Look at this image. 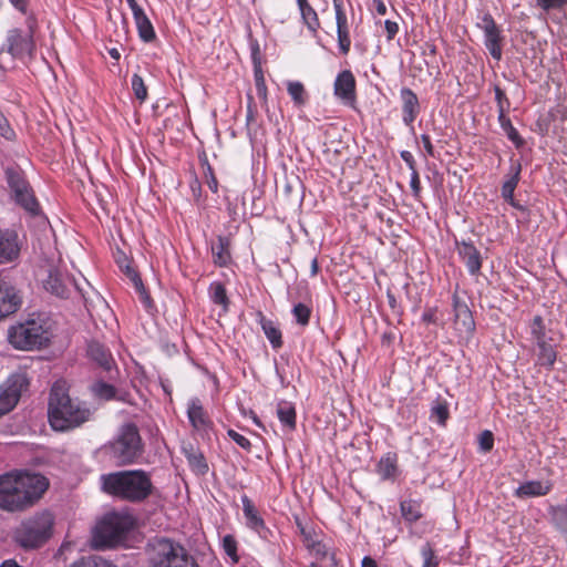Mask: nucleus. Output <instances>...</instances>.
Segmentation results:
<instances>
[{
  "instance_id": "1",
  "label": "nucleus",
  "mask_w": 567,
  "mask_h": 567,
  "mask_svg": "<svg viewBox=\"0 0 567 567\" xmlns=\"http://www.w3.org/2000/svg\"><path fill=\"white\" fill-rule=\"evenodd\" d=\"M49 487L45 476L29 472H10L0 475V508L7 512L23 511L35 504Z\"/></svg>"
},
{
  "instance_id": "2",
  "label": "nucleus",
  "mask_w": 567,
  "mask_h": 567,
  "mask_svg": "<svg viewBox=\"0 0 567 567\" xmlns=\"http://www.w3.org/2000/svg\"><path fill=\"white\" fill-rule=\"evenodd\" d=\"M48 417L53 430L64 432L86 422L90 410L72 400L63 384L56 382L51 389Z\"/></svg>"
},
{
  "instance_id": "3",
  "label": "nucleus",
  "mask_w": 567,
  "mask_h": 567,
  "mask_svg": "<svg viewBox=\"0 0 567 567\" xmlns=\"http://www.w3.org/2000/svg\"><path fill=\"white\" fill-rule=\"evenodd\" d=\"M105 493L128 502H142L152 493L150 475L142 470L121 471L101 476Z\"/></svg>"
},
{
  "instance_id": "4",
  "label": "nucleus",
  "mask_w": 567,
  "mask_h": 567,
  "mask_svg": "<svg viewBox=\"0 0 567 567\" xmlns=\"http://www.w3.org/2000/svg\"><path fill=\"white\" fill-rule=\"evenodd\" d=\"M50 338L49 322L40 316L31 317L8 330V340L18 350L40 349L48 344Z\"/></svg>"
},
{
  "instance_id": "5",
  "label": "nucleus",
  "mask_w": 567,
  "mask_h": 567,
  "mask_svg": "<svg viewBox=\"0 0 567 567\" xmlns=\"http://www.w3.org/2000/svg\"><path fill=\"white\" fill-rule=\"evenodd\" d=\"M105 449L117 465L135 463L144 451L137 426L132 422L124 423Z\"/></svg>"
},
{
  "instance_id": "6",
  "label": "nucleus",
  "mask_w": 567,
  "mask_h": 567,
  "mask_svg": "<svg viewBox=\"0 0 567 567\" xmlns=\"http://www.w3.org/2000/svg\"><path fill=\"white\" fill-rule=\"evenodd\" d=\"M132 528V519L127 515L110 513L96 525L93 533V545L96 548L113 547L122 543Z\"/></svg>"
},
{
  "instance_id": "7",
  "label": "nucleus",
  "mask_w": 567,
  "mask_h": 567,
  "mask_svg": "<svg viewBox=\"0 0 567 567\" xmlns=\"http://www.w3.org/2000/svg\"><path fill=\"white\" fill-rule=\"evenodd\" d=\"M52 527V514L43 512L23 522L17 530L16 538L24 548H37L50 538Z\"/></svg>"
},
{
  "instance_id": "8",
  "label": "nucleus",
  "mask_w": 567,
  "mask_h": 567,
  "mask_svg": "<svg viewBox=\"0 0 567 567\" xmlns=\"http://www.w3.org/2000/svg\"><path fill=\"white\" fill-rule=\"evenodd\" d=\"M155 567H198L195 558L179 544L158 538L153 544Z\"/></svg>"
},
{
  "instance_id": "9",
  "label": "nucleus",
  "mask_w": 567,
  "mask_h": 567,
  "mask_svg": "<svg viewBox=\"0 0 567 567\" xmlns=\"http://www.w3.org/2000/svg\"><path fill=\"white\" fill-rule=\"evenodd\" d=\"M6 178L16 203L28 213L38 214L39 203L23 172L19 167H8Z\"/></svg>"
},
{
  "instance_id": "10",
  "label": "nucleus",
  "mask_w": 567,
  "mask_h": 567,
  "mask_svg": "<svg viewBox=\"0 0 567 567\" xmlns=\"http://www.w3.org/2000/svg\"><path fill=\"white\" fill-rule=\"evenodd\" d=\"M33 20H28V30L12 29L8 31L6 45L8 53L19 60L31 58L35 50L33 40Z\"/></svg>"
},
{
  "instance_id": "11",
  "label": "nucleus",
  "mask_w": 567,
  "mask_h": 567,
  "mask_svg": "<svg viewBox=\"0 0 567 567\" xmlns=\"http://www.w3.org/2000/svg\"><path fill=\"white\" fill-rule=\"evenodd\" d=\"M28 385L29 380L25 373L18 372L8 377L0 385V416L13 410Z\"/></svg>"
},
{
  "instance_id": "12",
  "label": "nucleus",
  "mask_w": 567,
  "mask_h": 567,
  "mask_svg": "<svg viewBox=\"0 0 567 567\" xmlns=\"http://www.w3.org/2000/svg\"><path fill=\"white\" fill-rule=\"evenodd\" d=\"M477 25L484 33L485 48L494 60L499 61L503 56L502 30L489 13H485Z\"/></svg>"
},
{
  "instance_id": "13",
  "label": "nucleus",
  "mask_w": 567,
  "mask_h": 567,
  "mask_svg": "<svg viewBox=\"0 0 567 567\" xmlns=\"http://www.w3.org/2000/svg\"><path fill=\"white\" fill-rule=\"evenodd\" d=\"M454 311V326L458 336L465 340L473 337L475 331V321L473 315L463 300L457 295L452 298Z\"/></svg>"
},
{
  "instance_id": "14",
  "label": "nucleus",
  "mask_w": 567,
  "mask_h": 567,
  "mask_svg": "<svg viewBox=\"0 0 567 567\" xmlns=\"http://www.w3.org/2000/svg\"><path fill=\"white\" fill-rule=\"evenodd\" d=\"M520 172H522L520 163L512 162L508 173L506 174L505 179L503 182L501 193H502L503 199L508 205H511L515 209H518V210L525 213L527 210L526 207L523 206L522 204H519L514 197V192L520 181Z\"/></svg>"
},
{
  "instance_id": "15",
  "label": "nucleus",
  "mask_w": 567,
  "mask_h": 567,
  "mask_svg": "<svg viewBox=\"0 0 567 567\" xmlns=\"http://www.w3.org/2000/svg\"><path fill=\"white\" fill-rule=\"evenodd\" d=\"M334 95L340 99L343 104L351 105L355 101V79L351 71L344 70L340 72L333 85Z\"/></svg>"
},
{
  "instance_id": "16",
  "label": "nucleus",
  "mask_w": 567,
  "mask_h": 567,
  "mask_svg": "<svg viewBox=\"0 0 567 567\" xmlns=\"http://www.w3.org/2000/svg\"><path fill=\"white\" fill-rule=\"evenodd\" d=\"M457 254L465 264L467 271L472 276H477L482 268V256L472 241H456Z\"/></svg>"
},
{
  "instance_id": "17",
  "label": "nucleus",
  "mask_w": 567,
  "mask_h": 567,
  "mask_svg": "<svg viewBox=\"0 0 567 567\" xmlns=\"http://www.w3.org/2000/svg\"><path fill=\"white\" fill-rule=\"evenodd\" d=\"M73 288H75L74 281L59 271H50L44 281V289L60 298H68Z\"/></svg>"
},
{
  "instance_id": "18",
  "label": "nucleus",
  "mask_w": 567,
  "mask_h": 567,
  "mask_svg": "<svg viewBox=\"0 0 567 567\" xmlns=\"http://www.w3.org/2000/svg\"><path fill=\"white\" fill-rule=\"evenodd\" d=\"M21 306V298L16 289L0 279V320L16 312Z\"/></svg>"
},
{
  "instance_id": "19",
  "label": "nucleus",
  "mask_w": 567,
  "mask_h": 567,
  "mask_svg": "<svg viewBox=\"0 0 567 567\" xmlns=\"http://www.w3.org/2000/svg\"><path fill=\"white\" fill-rule=\"evenodd\" d=\"M19 252L18 235L13 230L0 229V265L13 261Z\"/></svg>"
},
{
  "instance_id": "20",
  "label": "nucleus",
  "mask_w": 567,
  "mask_h": 567,
  "mask_svg": "<svg viewBox=\"0 0 567 567\" xmlns=\"http://www.w3.org/2000/svg\"><path fill=\"white\" fill-rule=\"evenodd\" d=\"M402 101V120L408 126H412L413 122L420 113V103L416 94L409 87H403L400 91Z\"/></svg>"
},
{
  "instance_id": "21",
  "label": "nucleus",
  "mask_w": 567,
  "mask_h": 567,
  "mask_svg": "<svg viewBox=\"0 0 567 567\" xmlns=\"http://www.w3.org/2000/svg\"><path fill=\"white\" fill-rule=\"evenodd\" d=\"M187 416L192 426L199 432H206L212 422L198 398H193L187 404Z\"/></svg>"
},
{
  "instance_id": "22",
  "label": "nucleus",
  "mask_w": 567,
  "mask_h": 567,
  "mask_svg": "<svg viewBox=\"0 0 567 567\" xmlns=\"http://www.w3.org/2000/svg\"><path fill=\"white\" fill-rule=\"evenodd\" d=\"M375 472L383 481H395L400 474L396 453L388 452L382 455L377 464Z\"/></svg>"
},
{
  "instance_id": "23",
  "label": "nucleus",
  "mask_w": 567,
  "mask_h": 567,
  "mask_svg": "<svg viewBox=\"0 0 567 567\" xmlns=\"http://www.w3.org/2000/svg\"><path fill=\"white\" fill-rule=\"evenodd\" d=\"M553 488V483L546 481H528L515 489L517 497H538L547 495Z\"/></svg>"
},
{
  "instance_id": "24",
  "label": "nucleus",
  "mask_w": 567,
  "mask_h": 567,
  "mask_svg": "<svg viewBox=\"0 0 567 567\" xmlns=\"http://www.w3.org/2000/svg\"><path fill=\"white\" fill-rule=\"evenodd\" d=\"M87 355L106 371H110L115 364L110 350L99 341H91L87 344Z\"/></svg>"
},
{
  "instance_id": "25",
  "label": "nucleus",
  "mask_w": 567,
  "mask_h": 567,
  "mask_svg": "<svg viewBox=\"0 0 567 567\" xmlns=\"http://www.w3.org/2000/svg\"><path fill=\"white\" fill-rule=\"evenodd\" d=\"M241 503L244 516L246 518V525L257 533H260L262 529H266L265 522L262 517L259 515L251 499L247 495H243Z\"/></svg>"
},
{
  "instance_id": "26",
  "label": "nucleus",
  "mask_w": 567,
  "mask_h": 567,
  "mask_svg": "<svg viewBox=\"0 0 567 567\" xmlns=\"http://www.w3.org/2000/svg\"><path fill=\"white\" fill-rule=\"evenodd\" d=\"M277 416L280 423L290 431L296 429V409L295 405L289 401H279L277 403Z\"/></svg>"
},
{
  "instance_id": "27",
  "label": "nucleus",
  "mask_w": 567,
  "mask_h": 567,
  "mask_svg": "<svg viewBox=\"0 0 567 567\" xmlns=\"http://www.w3.org/2000/svg\"><path fill=\"white\" fill-rule=\"evenodd\" d=\"M301 19L303 23L307 25L308 30L316 34L318 29L320 28V21L318 18V14L316 10L312 8V6L307 0H296Z\"/></svg>"
},
{
  "instance_id": "28",
  "label": "nucleus",
  "mask_w": 567,
  "mask_h": 567,
  "mask_svg": "<svg viewBox=\"0 0 567 567\" xmlns=\"http://www.w3.org/2000/svg\"><path fill=\"white\" fill-rule=\"evenodd\" d=\"M261 329L274 349L282 346L281 332L272 320L267 319L261 312L258 313Z\"/></svg>"
},
{
  "instance_id": "29",
  "label": "nucleus",
  "mask_w": 567,
  "mask_h": 567,
  "mask_svg": "<svg viewBox=\"0 0 567 567\" xmlns=\"http://www.w3.org/2000/svg\"><path fill=\"white\" fill-rule=\"evenodd\" d=\"M214 264L223 267L230 261L229 240L226 237H218L217 241L212 246Z\"/></svg>"
},
{
  "instance_id": "30",
  "label": "nucleus",
  "mask_w": 567,
  "mask_h": 567,
  "mask_svg": "<svg viewBox=\"0 0 567 567\" xmlns=\"http://www.w3.org/2000/svg\"><path fill=\"white\" fill-rule=\"evenodd\" d=\"M210 300L223 308L224 312L228 311L229 299L227 297L225 285L220 281H213L208 287Z\"/></svg>"
},
{
  "instance_id": "31",
  "label": "nucleus",
  "mask_w": 567,
  "mask_h": 567,
  "mask_svg": "<svg viewBox=\"0 0 567 567\" xmlns=\"http://www.w3.org/2000/svg\"><path fill=\"white\" fill-rule=\"evenodd\" d=\"M401 515L406 523H414L422 517L421 504L414 499L402 501L400 503Z\"/></svg>"
},
{
  "instance_id": "32",
  "label": "nucleus",
  "mask_w": 567,
  "mask_h": 567,
  "mask_svg": "<svg viewBox=\"0 0 567 567\" xmlns=\"http://www.w3.org/2000/svg\"><path fill=\"white\" fill-rule=\"evenodd\" d=\"M134 21L138 31V35L144 42H151L155 39L156 34L153 24L145 12L134 17Z\"/></svg>"
},
{
  "instance_id": "33",
  "label": "nucleus",
  "mask_w": 567,
  "mask_h": 567,
  "mask_svg": "<svg viewBox=\"0 0 567 567\" xmlns=\"http://www.w3.org/2000/svg\"><path fill=\"white\" fill-rule=\"evenodd\" d=\"M498 123L502 130L505 132L507 138L517 147H522L525 141L522 138L517 130L513 126L511 118L501 112L498 114Z\"/></svg>"
},
{
  "instance_id": "34",
  "label": "nucleus",
  "mask_w": 567,
  "mask_h": 567,
  "mask_svg": "<svg viewBox=\"0 0 567 567\" xmlns=\"http://www.w3.org/2000/svg\"><path fill=\"white\" fill-rule=\"evenodd\" d=\"M337 23V39L338 47L342 54H348L351 47V39L349 33L348 18L340 20Z\"/></svg>"
},
{
  "instance_id": "35",
  "label": "nucleus",
  "mask_w": 567,
  "mask_h": 567,
  "mask_svg": "<svg viewBox=\"0 0 567 567\" xmlns=\"http://www.w3.org/2000/svg\"><path fill=\"white\" fill-rule=\"evenodd\" d=\"M539 352H538V362L540 365L551 368L556 361L557 353L555 348L547 343L546 341L537 343Z\"/></svg>"
},
{
  "instance_id": "36",
  "label": "nucleus",
  "mask_w": 567,
  "mask_h": 567,
  "mask_svg": "<svg viewBox=\"0 0 567 567\" xmlns=\"http://www.w3.org/2000/svg\"><path fill=\"white\" fill-rule=\"evenodd\" d=\"M291 312L296 322L299 326L307 327L309 324L310 317L312 313V309L310 306L302 302H298L293 306Z\"/></svg>"
},
{
  "instance_id": "37",
  "label": "nucleus",
  "mask_w": 567,
  "mask_h": 567,
  "mask_svg": "<svg viewBox=\"0 0 567 567\" xmlns=\"http://www.w3.org/2000/svg\"><path fill=\"white\" fill-rule=\"evenodd\" d=\"M71 567H116L110 560L104 559L101 556L92 555L82 557L78 561L73 563Z\"/></svg>"
},
{
  "instance_id": "38",
  "label": "nucleus",
  "mask_w": 567,
  "mask_h": 567,
  "mask_svg": "<svg viewBox=\"0 0 567 567\" xmlns=\"http://www.w3.org/2000/svg\"><path fill=\"white\" fill-rule=\"evenodd\" d=\"M287 90L296 105H303L306 103V91L301 82H289L287 85Z\"/></svg>"
},
{
  "instance_id": "39",
  "label": "nucleus",
  "mask_w": 567,
  "mask_h": 567,
  "mask_svg": "<svg viewBox=\"0 0 567 567\" xmlns=\"http://www.w3.org/2000/svg\"><path fill=\"white\" fill-rule=\"evenodd\" d=\"M92 391L95 396L103 400H112L115 398L116 390L112 384L99 381L93 384Z\"/></svg>"
},
{
  "instance_id": "40",
  "label": "nucleus",
  "mask_w": 567,
  "mask_h": 567,
  "mask_svg": "<svg viewBox=\"0 0 567 567\" xmlns=\"http://www.w3.org/2000/svg\"><path fill=\"white\" fill-rule=\"evenodd\" d=\"M125 274L128 277V279L133 282L136 291L142 296L143 300L150 301V297L147 296V293L145 291L143 281H142L140 275L136 272V270L133 267H131L130 265H126Z\"/></svg>"
},
{
  "instance_id": "41",
  "label": "nucleus",
  "mask_w": 567,
  "mask_h": 567,
  "mask_svg": "<svg viewBox=\"0 0 567 567\" xmlns=\"http://www.w3.org/2000/svg\"><path fill=\"white\" fill-rule=\"evenodd\" d=\"M131 85L135 97L143 103L147 99V87L138 74H133L131 79Z\"/></svg>"
},
{
  "instance_id": "42",
  "label": "nucleus",
  "mask_w": 567,
  "mask_h": 567,
  "mask_svg": "<svg viewBox=\"0 0 567 567\" xmlns=\"http://www.w3.org/2000/svg\"><path fill=\"white\" fill-rule=\"evenodd\" d=\"M223 549L233 564H237L239 561V557L237 555V542L233 535H226L223 537Z\"/></svg>"
},
{
  "instance_id": "43",
  "label": "nucleus",
  "mask_w": 567,
  "mask_h": 567,
  "mask_svg": "<svg viewBox=\"0 0 567 567\" xmlns=\"http://www.w3.org/2000/svg\"><path fill=\"white\" fill-rule=\"evenodd\" d=\"M306 548L317 559H324L329 555L328 546L317 538L309 543Z\"/></svg>"
},
{
  "instance_id": "44",
  "label": "nucleus",
  "mask_w": 567,
  "mask_h": 567,
  "mask_svg": "<svg viewBox=\"0 0 567 567\" xmlns=\"http://www.w3.org/2000/svg\"><path fill=\"white\" fill-rule=\"evenodd\" d=\"M431 419L440 425H445L449 419V409L445 403H437L431 409Z\"/></svg>"
},
{
  "instance_id": "45",
  "label": "nucleus",
  "mask_w": 567,
  "mask_h": 567,
  "mask_svg": "<svg viewBox=\"0 0 567 567\" xmlns=\"http://www.w3.org/2000/svg\"><path fill=\"white\" fill-rule=\"evenodd\" d=\"M421 556L423 558L422 567H437L439 566V559L435 556V553L429 543L424 544L421 547Z\"/></svg>"
},
{
  "instance_id": "46",
  "label": "nucleus",
  "mask_w": 567,
  "mask_h": 567,
  "mask_svg": "<svg viewBox=\"0 0 567 567\" xmlns=\"http://www.w3.org/2000/svg\"><path fill=\"white\" fill-rule=\"evenodd\" d=\"M553 522L558 529L567 532V506H557L553 509Z\"/></svg>"
},
{
  "instance_id": "47",
  "label": "nucleus",
  "mask_w": 567,
  "mask_h": 567,
  "mask_svg": "<svg viewBox=\"0 0 567 567\" xmlns=\"http://www.w3.org/2000/svg\"><path fill=\"white\" fill-rule=\"evenodd\" d=\"M530 332L536 340V343H540L545 341V327L543 324V319L540 316H536L533 319V323L530 327Z\"/></svg>"
},
{
  "instance_id": "48",
  "label": "nucleus",
  "mask_w": 567,
  "mask_h": 567,
  "mask_svg": "<svg viewBox=\"0 0 567 567\" xmlns=\"http://www.w3.org/2000/svg\"><path fill=\"white\" fill-rule=\"evenodd\" d=\"M480 451L487 453L492 451L494 446V435L491 431L485 430L478 436Z\"/></svg>"
},
{
  "instance_id": "49",
  "label": "nucleus",
  "mask_w": 567,
  "mask_h": 567,
  "mask_svg": "<svg viewBox=\"0 0 567 567\" xmlns=\"http://www.w3.org/2000/svg\"><path fill=\"white\" fill-rule=\"evenodd\" d=\"M494 91H495V100L497 103L498 114H501V110H502L503 114H506V112L509 107V101H508L505 92L499 86H495Z\"/></svg>"
},
{
  "instance_id": "50",
  "label": "nucleus",
  "mask_w": 567,
  "mask_h": 567,
  "mask_svg": "<svg viewBox=\"0 0 567 567\" xmlns=\"http://www.w3.org/2000/svg\"><path fill=\"white\" fill-rule=\"evenodd\" d=\"M536 6L545 11L560 9L567 4V0H535Z\"/></svg>"
},
{
  "instance_id": "51",
  "label": "nucleus",
  "mask_w": 567,
  "mask_h": 567,
  "mask_svg": "<svg viewBox=\"0 0 567 567\" xmlns=\"http://www.w3.org/2000/svg\"><path fill=\"white\" fill-rule=\"evenodd\" d=\"M228 436L236 443L238 444L240 447H243L244 450H250L251 447V443L250 441L244 436L243 434L236 432L235 430H229L228 431Z\"/></svg>"
},
{
  "instance_id": "52",
  "label": "nucleus",
  "mask_w": 567,
  "mask_h": 567,
  "mask_svg": "<svg viewBox=\"0 0 567 567\" xmlns=\"http://www.w3.org/2000/svg\"><path fill=\"white\" fill-rule=\"evenodd\" d=\"M296 524H297V527H298V529H299V532H300V534H301V536H302V543H303V545H305V547H306L309 543H311L313 539H316V537H315V533H313V530H312V529L307 528V527L301 523V520H300V519H297V520H296Z\"/></svg>"
},
{
  "instance_id": "53",
  "label": "nucleus",
  "mask_w": 567,
  "mask_h": 567,
  "mask_svg": "<svg viewBox=\"0 0 567 567\" xmlns=\"http://www.w3.org/2000/svg\"><path fill=\"white\" fill-rule=\"evenodd\" d=\"M410 187L412 189L413 196L415 198H419L421 195V182L417 169H413V172L411 173Z\"/></svg>"
},
{
  "instance_id": "54",
  "label": "nucleus",
  "mask_w": 567,
  "mask_h": 567,
  "mask_svg": "<svg viewBox=\"0 0 567 567\" xmlns=\"http://www.w3.org/2000/svg\"><path fill=\"white\" fill-rule=\"evenodd\" d=\"M0 135L7 140H11L14 137V132L11 128L8 120L0 114Z\"/></svg>"
},
{
  "instance_id": "55",
  "label": "nucleus",
  "mask_w": 567,
  "mask_h": 567,
  "mask_svg": "<svg viewBox=\"0 0 567 567\" xmlns=\"http://www.w3.org/2000/svg\"><path fill=\"white\" fill-rule=\"evenodd\" d=\"M188 461L193 466H196L200 473H205L208 470L202 454H193L188 457Z\"/></svg>"
},
{
  "instance_id": "56",
  "label": "nucleus",
  "mask_w": 567,
  "mask_h": 567,
  "mask_svg": "<svg viewBox=\"0 0 567 567\" xmlns=\"http://www.w3.org/2000/svg\"><path fill=\"white\" fill-rule=\"evenodd\" d=\"M384 28L388 40H392L399 32V24L391 20H385Z\"/></svg>"
},
{
  "instance_id": "57",
  "label": "nucleus",
  "mask_w": 567,
  "mask_h": 567,
  "mask_svg": "<svg viewBox=\"0 0 567 567\" xmlns=\"http://www.w3.org/2000/svg\"><path fill=\"white\" fill-rule=\"evenodd\" d=\"M420 138H421V142H422L423 146H424L426 155L430 156V157H434L435 153H434V146H433V144L431 142V137L427 134H422Z\"/></svg>"
},
{
  "instance_id": "58",
  "label": "nucleus",
  "mask_w": 567,
  "mask_h": 567,
  "mask_svg": "<svg viewBox=\"0 0 567 567\" xmlns=\"http://www.w3.org/2000/svg\"><path fill=\"white\" fill-rule=\"evenodd\" d=\"M401 158L404 161V163L408 165L411 173L413 169H416V163L411 152L409 151H402L400 153Z\"/></svg>"
},
{
  "instance_id": "59",
  "label": "nucleus",
  "mask_w": 567,
  "mask_h": 567,
  "mask_svg": "<svg viewBox=\"0 0 567 567\" xmlns=\"http://www.w3.org/2000/svg\"><path fill=\"white\" fill-rule=\"evenodd\" d=\"M422 321L424 323H435L436 322V309L427 308L422 315Z\"/></svg>"
},
{
  "instance_id": "60",
  "label": "nucleus",
  "mask_w": 567,
  "mask_h": 567,
  "mask_svg": "<svg viewBox=\"0 0 567 567\" xmlns=\"http://www.w3.org/2000/svg\"><path fill=\"white\" fill-rule=\"evenodd\" d=\"M333 9L336 13V22L347 18L342 1L334 0Z\"/></svg>"
},
{
  "instance_id": "61",
  "label": "nucleus",
  "mask_w": 567,
  "mask_h": 567,
  "mask_svg": "<svg viewBox=\"0 0 567 567\" xmlns=\"http://www.w3.org/2000/svg\"><path fill=\"white\" fill-rule=\"evenodd\" d=\"M10 3L20 12L27 13L28 0H9Z\"/></svg>"
},
{
  "instance_id": "62",
  "label": "nucleus",
  "mask_w": 567,
  "mask_h": 567,
  "mask_svg": "<svg viewBox=\"0 0 567 567\" xmlns=\"http://www.w3.org/2000/svg\"><path fill=\"white\" fill-rule=\"evenodd\" d=\"M130 9L132 10L133 18L143 13L144 10L138 6L136 0H126Z\"/></svg>"
},
{
  "instance_id": "63",
  "label": "nucleus",
  "mask_w": 567,
  "mask_h": 567,
  "mask_svg": "<svg viewBox=\"0 0 567 567\" xmlns=\"http://www.w3.org/2000/svg\"><path fill=\"white\" fill-rule=\"evenodd\" d=\"M256 85V91H257V95L259 96V99H261L264 102L267 101V86H266V82L265 83H260V84H255Z\"/></svg>"
},
{
  "instance_id": "64",
  "label": "nucleus",
  "mask_w": 567,
  "mask_h": 567,
  "mask_svg": "<svg viewBox=\"0 0 567 567\" xmlns=\"http://www.w3.org/2000/svg\"><path fill=\"white\" fill-rule=\"evenodd\" d=\"M361 567H379L375 559L370 556H364L361 560Z\"/></svg>"
}]
</instances>
